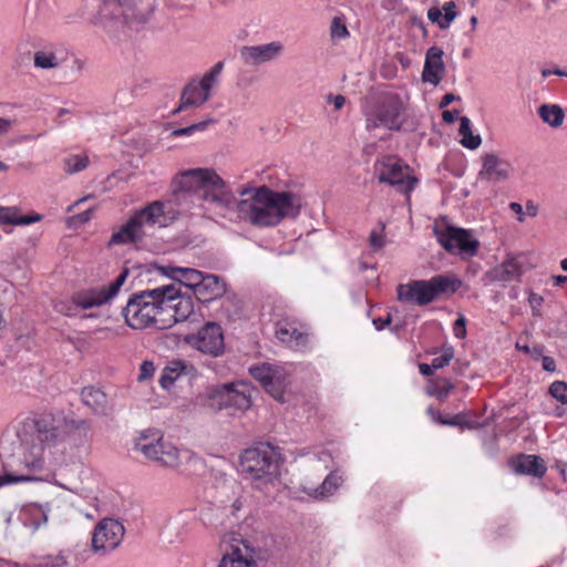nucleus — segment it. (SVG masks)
<instances>
[{
	"label": "nucleus",
	"instance_id": "obj_1",
	"mask_svg": "<svg viewBox=\"0 0 567 567\" xmlns=\"http://www.w3.org/2000/svg\"><path fill=\"white\" fill-rule=\"evenodd\" d=\"M240 196H247L237 204V216L240 220L258 228L278 226L286 218L299 216L302 200L292 192H276L268 186H245Z\"/></svg>",
	"mask_w": 567,
	"mask_h": 567
},
{
	"label": "nucleus",
	"instance_id": "obj_2",
	"mask_svg": "<svg viewBox=\"0 0 567 567\" xmlns=\"http://www.w3.org/2000/svg\"><path fill=\"white\" fill-rule=\"evenodd\" d=\"M169 289H163V286L146 289L131 296L122 313L125 322L133 329H144L154 327L156 329L169 328L171 319L164 318L162 310L165 305V293Z\"/></svg>",
	"mask_w": 567,
	"mask_h": 567
},
{
	"label": "nucleus",
	"instance_id": "obj_3",
	"mask_svg": "<svg viewBox=\"0 0 567 567\" xmlns=\"http://www.w3.org/2000/svg\"><path fill=\"white\" fill-rule=\"evenodd\" d=\"M240 467L252 487L264 491L279 478L280 454L270 444H257L241 453Z\"/></svg>",
	"mask_w": 567,
	"mask_h": 567
},
{
	"label": "nucleus",
	"instance_id": "obj_4",
	"mask_svg": "<svg viewBox=\"0 0 567 567\" xmlns=\"http://www.w3.org/2000/svg\"><path fill=\"white\" fill-rule=\"evenodd\" d=\"M251 390L243 381L224 383L197 395L196 403L215 413L224 409L246 411L251 406Z\"/></svg>",
	"mask_w": 567,
	"mask_h": 567
},
{
	"label": "nucleus",
	"instance_id": "obj_5",
	"mask_svg": "<svg viewBox=\"0 0 567 567\" xmlns=\"http://www.w3.org/2000/svg\"><path fill=\"white\" fill-rule=\"evenodd\" d=\"M460 285V280L441 275L430 280H411L396 287L398 299L411 305L425 306L446 292L454 293Z\"/></svg>",
	"mask_w": 567,
	"mask_h": 567
},
{
	"label": "nucleus",
	"instance_id": "obj_6",
	"mask_svg": "<svg viewBox=\"0 0 567 567\" xmlns=\"http://www.w3.org/2000/svg\"><path fill=\"white\" fill-rule=\"evenodd\" d=\"M194 196L172 185L171 194L163 200H154L147 204L151 216H153L158 227H167L175 223L179 217L189 213L194 205Z\"/></svg>",
	"mask_w": 567,
	"mask_h": 567
},
{
	"label": "nucleus",
	"instance_id": "obj_7",
	"mask_svg": "<svg viewBox=\"0 0 567 567\" xmlns=\"http://www.w3.org/2000/svg\"><path fill=\"white\" fill-rule=\"evenodd\" d=\"M136 450L148 460L165 467H176L179 464V451L172 443L164 441L154 433L142 432L135 443Z\"/></svg>",
	"mask_w": 567,
	"mask_h": 567
},
{
	"label": "nucleus",
	"instance_id": "obj_8",
	"mask_svg": "<svg viewBox=\"0 0 567 567\" xmlns=\"http://www.w3.org/2000/svg\"><path fill=\"white\" fill-rule=\"evenodd\" d=\"M157 225L155 218L151 216L148 206L137 209L127 219V221L114 231L109 240V246L135 245L145 237V227Z\"/></svg>",
	"mask_w": 567,
	"mask_h": 567
},
{
	"label": "nucleus",
	"instance_id": "obj_9",
	"mask_svg": "<svg viewBox=\"0 0 567 567\" xmlns=\"http://www.w3.org/2000/svg\"><path fill=\"white\" fill-rule=\"evenodd\" d=\"M374 168L380 183L394 186L402 194H409L417 183V179L410 175L409 166H403L395 157H382L377 161Z\"/></svg>",
	"mask_w": 567,
	"mask_h": 567
},
{
	"label": "nucleus",
	"instance_id": "obj_10",
	"mask_svg": "<svg viewBox=\"0 0 567 567\" xmlns=\"http://www.w3.org/2000/svg\"><path fill=\"white\" fill-rule=\"evenodd\" d=\"M434 234L437 241L449 252H457L464 257H473L477 254L480 243L472 236V233L464 228L435 226Z\"/></svg>",
	"mask_w": 567,
	"mask_h": 567
},
{
	"label": "nucleus",
	"instance_id": "obj_11",
	"mask_svg": "<svg viewBox=\"0 0 567 567\" xmlns=\"http://www.w3.org/2000/svg\"><path fill=\"white\" fill-rule=\"evenodd\" d=\"M403 111V103L398 95L390 94L367 115L365 127L368 131L384 126L389 130L400 131L402 122L400 120Z\"/></svg>",
	"mask_w": 567,
	"mask_h": 567
},
{
	"label": "nucleus",
	"instance_id": "obj_12",
	"mask_svg": "<svg viewBox=\"0 0 567 567\" xmlns=\"http://www.w3.org/2000/svg\"><path fill=\"white\" fill-rule=\"evenodd\" d=\"M249 373L276 401L285 402L289 379L282 368L262 363L250 367Z\"/></svg>",
	"mask_w": 567,
	"mask_h": 567
},
{
	"label": "nucleus",
	"instance_id": "obj_13",
	"mask_svg": "<svg viewBox=\"0 0 567 567\" xmlns=\"http://www.w3.org/2000/svg\"><path fill=\"white\" fill-rule=\"evenodd\" d=\"M163 289H169L165 293V305H163L164 318L171 319L169 328L181 321L189 319L194 313V301L190 295L181 292L176 284L164 285Z\"/></svg>",
	"mask_w": 567,
	"mask_h": 567
},
{
	"label": "nucleus",
	"instance_id": "obj_14",
	"mask_svg": "<svg viewBox=\"0 0 567 567\" xmlns=\"http://www.w3.org/2000/svg\"><path fill=\"white\" fill-rule=\"evenodd\" d=\"M128 274V269L123 268L120 275L107 287L90 289L76 293L73 297L74 303L83 309H90L106 303L117 295L121 287L126 281Z\"/></svg>",
	"mask_w": 567,
	"mask_h": 567
},
{
	"label": "nucleus",
	"instance_id": "obj_15",
	"mask_svg": "<svg viewBox=\"0 0 567 567\" xmlns=\"http://www.w3.org/2000/svg\"><path fill=\"white\" fill-rule=\"evenodd\" d=\"M128 274V269L123 268L120 275L107 287L90 289L76 293L73 297L74 303L83 309H90L106 303L117 295L121 287L126 281Z\"/></svg>",
	"mask_w": 567,
	"mask_h": 567
},
{
	"label": "nucleus",
	"instance_id": "obj_16",
	"mask_svg": "<svg viewBox=\"0 0 567 567\" xmlns=\"http://www.w3.org/2000/svg\"><path fill=\"white\" fill-rule=\"evenodd\" d=\"M185 341L204 354H221L225 349L223 329L216 322L206 323L197 334L187 336Z\"/></svg>",
	"mask_w": 567,
	"mask_h": 567
},
{
	"label": "nucleus",
	"instance_id": "obj_17",
	"mask_svg": "<svg viewBox=\"0 0 567 567\" xmlns=\"http://www.w3.org/2000/svg\"><path fill=\"white\" fill-rule=\"evenodd\" d=\"M124 526L116 519H102L92 536V548L95 553H103L115 549L124 536Z\"/></svg>",
	"mask_w": 567,
	"mask_h": 567
},
{
	"label": "nucleus",
	"instance_id": "obj_18",
	"mask_svg": "<svg viewBox=\"0 0 567 567\" xmlns=\"http://www.w3.org/2000/svg\"><path fill=\"white\" fill-rule=\"evenodd\" d=\"M200 198L214 204L221 209H234L237 212V200L234 192L227 186L226 182L214 171L209 177Z\"/></svg>",
	"mask_w": 567,
	"mask_h": 567
},
{
	"label": "nucleus",
	"instance_id": "obj_19",
	"mask_svg": "<svg viewBox=\"0 0 567 567\" xmlns=\"http://www.w3.org/2000/svg\"><path fill=\"white\" fill-rule=\"evenodd\" d=\"M512 164L495 153H486L482 156V167L478 172V179L498 184L507 181L513 174Z\"/></svg>",
	"mask_w": 567,
	"mask_h": 567
},
{
	"label": "nucleus",
	"instance_id": "obj_20",
	"mask_svg": "<svg viewBox=\"0 0 567 567\" xmlns=\"http://www.w3.org/2000/svg\"><path fill=\"white\" fill-rule=\"evenodd\" d=\"M275 334L278 340L292 349L299 350L309 342V328L297 320L282 319L276 323Z\"/></svg>",
	"mask_w": 567,
	"mask_h": 567
},
{
	"label": "nucleus",
	"instance_id": "obj_21",
	"mask_svg": "<svg viewBox=\"0 0 567 567\" xmlns=\"http://www.w3.org/2000/svg\"><path fill=\"white\" fill-rule=\"evenodd\" d=\"M145 0H111L104 3L101 9L103 17L112 19H123L125 23L130 21H144V14L141 12L140 7Z\"/></svg>",
	"mask_w": 567,
	"mask_h": 567
},
{
	"label": "nucleus",
	"instance_id": "obj_22",
	"mask_svg": "<svg viewBox=\"0 0 567 567\" xmlns=\"http://www.w3.org/2000/svg\"><path fill=\"white\" fill-rule=\"evenodd\" d=\"M284 45L280 42H270L260 45H245L240 49V59L246 65H259L275 60L281 54Z\"/></svg>",
	"mask_w": 567,
	"mask_h": 567
},
{
	"label": "nucleus",
	"instance_id": "obj_23",
	"mask_svg": "<svg viewBox=\"0 0 567 567\" xmlns=\"http://www.w3.org/2000/svg\"><path fill=\"white\" fill-rule=\"evenodd\" d=\"M213 172L214 169L212 168L186 169L174 177L172 185L195 197L197 192L203 193Z\"/></svg>",
	"mask_w": 567,
	"mask_h": 567
},
{
	"label": "nucleus",
	"instance_id": "obj_24",
	"mask_svg": "<svg viewBox=\"0 0 567 567\" xmlns=\"http://www.w3.org/2000/svg\"><path fill=\"white\" fill-rule=\"evenodd\" d=\"M523 275V262L519 257L507 256L505 260L485 274L491 284H506L517 280Z\"/></svg>",
	"mask_w": 567,
	"mask_h": 567
},
{
	"label": "nucleus",
	"instance_id": "obj_25",
	"mask_svg": "<svg viewBox=\"0 0 567 567\" xmlns=\"http://www.w3.org/2000/svg\"><path fill=\"white\" fill-rule=\"evenodd\" d=\"M443 50L439 47H431L425 53V61L422 71V81L437 86L445 73Z\"/></svg>",
	"mask_w": 567,
	"mask_h": 567
},
{
	"label": "nucleus",
	"instance_id": "obj_26",
	"mask_svg": "<svg viewBox=\"0 0 567 567\" xmlns=\"http://www.w3.org/2000/svg\"><path fill=\"white\" fill-rule=\"evenodd\" d=\"M218 567H257L256 549L247 540H241L223 556Z\"/></svg>",
	"mask_w": 567,
	"mask_h": 567
},
{
	"label": "nucleus",
	"instance_id": "obj_27",
	"mask_svg": "<svg viewBox=\"0 0 567 567\" xmlns=\"http://www.w3.org/2000/svg\"><path fill=\"white\" fill-rule=\"evenodd\" d=\"M226 292L227 284L221 277L204 274L194 295L198 301L206 303L224 297Z\"/></svg>",
	"mask_w": 567,
	"mask_h": 567
},
{
	"label": "nucleus",
	"instance_id": "obj_28",
	"mask_svg": "<svg viewBox=\"0 0 567 567\" xmlns=\"http://www.w3.org/2000/svg\"><path fill=\"white\" fill-rule=\"evenodd\" d=\"M162 272L167 276L168 278L173 279L177 285V287L181 288V285H184L185 287L189 288L195 292L197 289L202 277L204 276L203 271H199L194 268H183V267H162Z\"/></svg>",
	"mask_w": 567,
	"mask_h": 567
},
{
	"label": "nucleus",
	"instance_id": "obj_29",
	"mask_svg": "<svg viewBox=\"0 0 567 567\" xmlns=\"http://www.w3.org/2000/svg\"><path fill=\"white\" fill-rule=\"evenodd\" d=\"M82 402L97 415H109L112 406L109 404L106 394L95 386H85L81 392Z\"/></svg>",
	"mask_w": 567,
	"mask_h": 567
},
{
	"label": "nucleus",
	"instance_id": "obj_30",
	"mask_svg": "<svg viewBox=\"0 0 567 567\" xmlns=\"http://www.w3.org/2000/svg\"><path fill=\"white\" fill-rule=\"evenodd\" d=\"M515 473L542 477L546 473L544 461L537 455L522 454L512 461Z\"/></svg>",
	"mask_w": 567,
	"mask_h": 567
},
{
	"label": "nucleus",
	"instance_id": "obj_31",
	"mask_svg": "<svg viewBox=\"0 0 567 567\" xmlns=\"http://www.w3.org/2000/svg\"><path fill=\"white\" fill-rule=\"evenodd\" d=\"M210 94L195 81L189 82L183 90L181 103L176 112L190 106H198L209 100Z\"/></svg>",
	"mask_w": 567,
	"mask_h": 567
},
{
	"label": "nucleus",
	"instance_id": "obj_32",
	"mask_svg": "<svg viewBox=\"0 0 567 567\" xmlns=\"http://www.w3.org/2000/svg\"><path fill=\"white\" fill-rule=\"evenodd\" d=\"M342 477L337 473H330L318 487L302 486V491L309 496L319 499L332 495L341 485Z\"/></svg>",
	"mask_w": 567,
	"mask_h": 567
},
{
	"label": "nucleus",
	"instance_id": "obj_33",
	"mask_svg": "<svg viewBox=\"0 0 567 567\" xmlns=\"http://www.w3.org/2000/svg\"><path fill=\"white\" fill-rule=\"evenodd\" d=\"M33 427L41 442L53 443L59 436V429L54 425V419L51 415L34 419Z\"/></svg>",
	"mask_w": 567,
	"mask_h": 567
},
{
	"label": "nucleus",
	"instance_id": "obj_34",
	"mask_svg": "<svg viewBox=\"0 0 567 567\" xmlns=\"http://www.w3.org/2000/svg\"><path fill=\"white\" fill-rule=\"evenodd\" d=\"M41 219L42 216L39 214L20 216L16 206L0 207V225H29Z\"/></svg>",
	"mask_w": 567,
	"mask_h": 567
},
{
	"label": "nucleus",
	"instance_id": "obj_35",
	"mask_svg": "<svg viewBox=\"0 0 567 567\" xmlns=\"http://www.w3.org/2000/svg\"><path fill=\"white\" fill-rule=\"evenodd\" d=\"M192 367H188L179 360L172 361L164 370L159 379L163 389H169L174 382L183 374H187Z\"/></svg>",
	"mask_w": 567,
	"mask_h": 567
},
{
	"label": "nucleus",
	"instance_id": "obj_36",
	"mask_svg": "<svg viewBox=\"0 0 567 567\" xmlns=\"http://www.w3.org/2000/svg\"><path fill=\"white\" fill-rule=\"evenodd\" d=\"M460 135L462 136L461 144L468 150H476L482 138L480 135H474L471 128V121L466 116L460 118Z\"/></svg>",
	"mask_w": 567,
	"mask_h": 567
},
{
	"label": "nucleus",
	"instance_id": "obj_37",
	"mask_svg": "<svg viewBox=\"0 0 567 567\" xmlns=\"http://www.w3.org/2000/svg\"><path fill=\"white\" fill-rule=\"evenodd\" d=\"M540 118L553 127H558L564 122V112L558 105L543 104L538 109Z\"/></svg>",
	"mask_w": 567,
	"mask_h": 567
},
{
	"label": "nucleus",
	"instance_id": "obj_38",
	"mask_svg": "<svg viewBox=\"0 0 567 567\" xmlns=\"http://www.w3.org/2000/svg\"><path fill=\"white\" fill-rule=\"evenodd\" d=\"M90 164L86 154H71L63 159V167L66 174H75L84 171Z\"/></svg>",
	"mask_w": 567,
	"mask_h": 567
},
{
	"label": "nucleus",
	"instance_id": "obj_39",
	"mask_svg": "<svg viewBox=\"0 0 567 567\" xmlns=\"http://www.w3.org/2000/svg\"><path fill=\"white\" fill-rule=\"evenodd\" d=\"M50 512L49 504L33 505L29 508L30 516L34 528H39L42 524L48 522V514Z\"/></svg>",
	"mask_w": 567,
	"mask_h": 567
},
{
	"label": "nucleus",
	"instance_id": "obj_40",
	"mask_svg": "<svg viewBox=\"0 0 567 567\" xmlns=\"http://www.w3.org/2000/svg\"><path fill=\"white\" fill-rule=\"evenodd\" d=\"M212 118L188 125L186 127L175 128L171 132V136L179 137V136H190L196 132H203L207 128L208 124L213 123Z\"/></svg>",
	"mask_w": 567,
	"mask_h": 567
},
{
	"label": "nucleus",
	"instance_id": "obj_41",
	"mask_svg": "<svg viewBox=\"0 0 567 567\" xmlns=\"http://www.w3.org/2000/svg\"><path fill=\"white\" fill-rule=\"evenodd\" d=\"M58 64V59L53 53L39 51L34 54V65L39 69H53Z\"/></svg>",
	"mask_w": 567,
	"mask_h": 567
},
{
	"label": "nucleus",
	"instance_id": "obj_42",
	"mask_svg": "<svg viewBox=\"0 0 567 567\" xmlns=\"http://www.w3.org/2000/svg\"><path fill=\"white\" fill-rule=\"evenodd\" d=\"M385 225L380 223V229H372L369 236L370 246L374 251H378L384 247L385 239L383 236Z\"/></svg>",
	"mask_w": 567,
	"mask_h": 567
},
{
	"label": "nucleus",
	"instance_id": "obj_43",
	"mask_svg": "<svg viewBox=\"0 0 567 567\" xmlns=\"http://www.w3.org/2000/svg\"><path fill=\"white\" fill-rule=\"evenodd\" d=\"M549 393L563 404H567V383L555 381L549 386Z\"/></svg>",
	"mask_w": 567,
	"mask_h": 567
},
{
	"label": "nucleus",
	"instance_id": "obj_44",
	"mask_svg": "<svg viewBox=\"0 0 567 567\" xmlns=\"http://www.w3.org/2000/svg\"><path fill=\"white\" fill-rule=\"evenodd\" d=\"M330 31L333 38L344 39L349 35V31L344 22L338 17L333 18Z\"/></svg>",
	"mask_w": 567,
	"mask_h": 567
},
{
	"label": "nucleus",
	"instance_id": "obj_45",
	"mask_svg": "<svg viewBox=\"0 0 567 567\" xmlns=\"http://www.w3.org/2000/svg\"><path fill=\"white\" fill-rule=\"evenodd\" d=\"M444 19L443 22H439L441 29L449 28L450 23L456 18L455 4L453 2H446L443 7Z\"/></svg>",
	"mask_w": 567,
	"mask_h": 567
},
{
	"label": "nucleus",
	"instance_id": "obj_46",
	"mask_svg": "<svg viewBox=\"0 0 567 567\" xmlns=\"http://www.w3.org/2000/svg\"><path fill=\"white\" fill-rule=\"evenodd\" d=\"M155 371L154 364L152 361H144L141 365V372L138 375V381L146 380L153 375Z\"/></svg>",
	"mask_w": 567,
	"mask_h": 567
},
{
	"label": "nucleus",
	"instance_id": "obj_47",
	"mask_svg": "<svg viewBox=\"0 0 567 567\" xmlns=\"http://www.w3.org/2000/svg\"><path fill=\"white\" fill-rule=\"evenodd\" d=\"M217 81L218 80L216 78H213L212 74L206 73L203 76V79L197 83L204 89L205 92L209 93L214 84L217 83Z\"/></svg>",
	"mask_w": 567,
	"mask_h": 567
},
{
	"label": "nucleus",
	"instance_id": "obj_48",
	"mask_svg": "<svg viewBox=\"0 0 567 567\" xmlns=\"http://www.w3.org/2000/svg\"><path fill=\"white\" fill-rule=\"evenodd\" d=\"M392 321L391 315L388 313L384 318H374L372 323L374 328L380 331L383 330L385 327L390 326Z\"/></svg>",
	"mask_w": 567,
	"mask_h": 567
},
{
	"label": "nucleus",
	"instance_id": "obj_49",
	"mask_svg": "<svg viewBox=\"0 0 567 567\" xmlns=\"http://www.w3.org/2000/svg\"><path fill=\"white\" fill-rule=\"evenodd\" d=\"M29 480H30V477H28V476H13L11 474H6L2 477L0 476V486H2L4 484L24 482V481H29Z\"/></svg>",
	"mask_w": 567,
	"mask_h": 567
},
{
	"label": "nucleus",
	"instance_id": "obj_50",
	"mask_svg": "<svg viewBox=\"0 0 567 567\" xmlns=\"http://www.w3.org/2000/svg\"><path fill=\"white\" fill-rule=\"evenodd\" d=\"M453 330H454V333L457 338H463L465 337L466 334V329H465V320L464 318H458L455 322H454V327H453Z\"/></svg>",
	"mask_w": 567,
	"mask_h": 567
},
{
	"label": "nucleus",
	"instance_id": "obj_51",
	"mask_svg": "<svg viewBox=\"0 0 567 567\" xmlns=\"http://www.w3.org/2000/svg\"><path fill=\"white\" fill-rule=\"evenodd\" d=\"M458 100H461V97H460V96H456V95H454L453 93H446V94L442 97V100H441V102H440V104H439V107H440V109H445V107H446V106H449L452 102H454V101H458Z\"/></svg>",
	"mask_w": 567,
	"mask_h": 567
},
{
	"label": "nucleus",
	"instance_id": "obj_52",
	"mask_svg": "<svg viewBox=\"0 0 567 567\" xmlns=\"http://www.w3.org/2000/svg\"><path fill=\"white\" fill-rule=\"evenodd\" d=\"M328 101L333 103L336 110H340L346 104V97L343 95H329Z\"/></svg>",
	"mask_w": 567,
	"mask_h": 567
},
{
	"label": "nucleus",
	"instance_id": "obj_53",
	"mask_svg": "<svg viewBox=\"0 0 567 567\" xmlns=\"http://www.w3.org/2000/svg\"><path fill=\"white\" fill-rule=\"evenodd\" d=\"M441 17H442V12L440 9L433 7V8H430L429 11H427V18L431 22H443V20H441Z\"/></svg>",
	"mask_w": 567,
	"mask_h": 567
},
{
	"label": "nucleus",
	"instance_id": "obj_54",
	"mask_svg": "<svg viewBox=\"0 0 567 567\" xmlns=\"http://www.w3.org/2000/svg\"><path fill=\"white\" fill-rule=\"evenodd\" d=\"M451 358L452 357H436V358L433 359L431 365L435 370L436 369H442V368H444L445 365L449 364Z\"/></svg>",
	"mask_w": 567,
	"mask_h": 567
},
{
	"label": "nucleus",
	"instance_id": "obj_55",
	"mask_svg": "<svg viewBox=\"0 0 567 567\" xmlns=\"http://www.w3.org/2000/svg\"><path fill=\"white\" fill-rule=\"evenodd\" d=\"M543 369L548 372H554L556 370V364L553 357H543Z\"/></svg>",
	"mask_w": 567,
	"mask_h": 567
},
{
	"label": "nucleus",
	"instance_id": "obj_56",
	"mask_svg": "<svg viewBox=\"0 0 567 567\" xmlns=\"http://www.w3.org/2000/svg\"><path fill=\"white\" fill-rule=\"evenodd\" d=\"M13 125V121L0 117V135L8 133Z\"/></svg>",
	"mask_w": 567,
	"mask_h": 567
},
{
	"label": "nucleus",
	"instance_id": "obj_57",
	"mask_svg": "<svg viewBox=\"0 0 567 567\" xmlns=\"http://www.w3.org/2000/svg\"><path fill=\"white\" fill-rule=\"evenodd\" d=\"M509 208L512 212L518 215V221H524V213H523V206L519 203L513 202L509 204Z\"/></svg>",
	"mask_w": 567,
	"mask_h": 567
},
{
	"label": "nucleus",
	"instance_id": "obj_58",
	"mask_svg": "<svg viewBox=\"0 0 567 567\" xmlns=\"http://www.w3.org/2000/svg\"><path fill=\"white\" fill-rule=\"evenodd\" d=\"M457 113H458V111H456V110L454 112H452V111H443L442 118H443V121L445 123L452 124V123H454L455 114H457Z\"/></svg>",
	"mask_w": 567,
	"mask_h": 567
},
{
	"label": "nucleus",
	"instance_id": "obj_59",
	"mask_svg": "<svg viewBox=\"0 0 567 567\" xmlns=\"http://www.w3.org/2000/svg\"><path fill=\"white\" fill-rule=\"evenodd\" d=\"M223 68H224V63L223 62H217L212 69L210 71L208 72L209 74L213 75V78H216L218 80V76L220 74V72L223 71Z\"/></svg>",
	"mask_w": 567,
	"mask_h": 567
},
{
	"label": "nucleus",
	"instance_id": "obj_60",
	"mask_svg": "<svg viewBox=\"0 0 567 567\" xmlns=\"http://www.w3.org/2000/svg\"><path fill=\"white\" fill-rule=\"evenodd\" d=\"M244 502L241 498H237L231 504V515H237V513L243 508Z\"/></svg>",
	"mask_w": 567,
	"mask_h": 567
},
{
	"label": "nucleus",
	"instance_id": "obj_61",
	"mask_svg": "<svg viewBox=\"0 0 567 567\" xmlns=\"http://www.w3.org/2000/svg\"><path fill=\"white\" fill-rule=\"evenodd\" d=\"M440 422L442 424H446V425H460L461 424V415H455L450 420H441Z\"/></svg>",
	"mask_w": 567,
	"mask_h": 567
},
{
	"label": "nucleus",
	"instance_id": "obj_62",
	"mask_svg": "<svg viewBox=\"0 0 567 567\" xmlns=\"http://www.w3.org/2000/svg\"><path fill=\"white\" fill-rule=\"evenodd\" d=\"M419 369H420V372L423 374V375H430L432 374V365L431 364H426V363H421L419 364Z\"/></svg>",
	"mask_w": 567,
	"mask_h": 567
},
{
	"label": "nucleus",
	"instance_id": "obj_63",
	"mask_svg": "<svg viewBox=\"0 0 567 567\" xmlns=\"http://www.w3.org/2000/svg\"><path fill=\"white\" fill-rule=\"evenodd\" d=\"M81 223H87L91 219V210H85L75 216Z\"/></svg>",
	"mask_w": 567,
	"mask_h": 567
},
{
	"label": "nucleus",
	"instance_id": "obj_64",
	"mask_svg": "<svg viewBox=\"0 0 567 567\" xmlns=\"http://www.w3.org/2000/svg\"><path fill=\"white\" fill-rule=\"evenodd\" d=\"M553 280H554L555 286H561L567 281V276H564V275L553 276Z\"/></svg>",
	"mask_w": 567,
	"mask_h": 567
}]
</instances>
